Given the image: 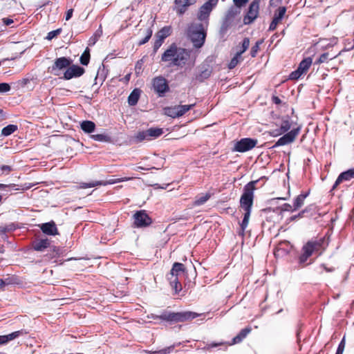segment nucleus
I'll return each mask as SVG.
<instances>
[{"label": "nucleus", "mask_w": 354, "mask_h": 354, "mask_svg": "<svg viewBox=\"0 0 354 354\" xmlns=\"http://www.w3.org/2000/svg\"><path fill=\"white\" fill-rule=\"evenodd\" d=\"M185 271V266L181 263L176 262L173 264L170 272L167 274V279L175 294H178L182 290L181 283L178 277Z\"/></svg>", "instance_id": "nucleus-5"}, {"label": "nucleus", "mask_w": 354, "mask_h": 354, "mask_svg": "<svg viewBox=\"0 0 354 354\" xmlns=\"http://www.w3.org/2000/svg\"><path fill=\"white\" fill-rule=\"evenodd\" d=\"M145 140H149L147 130L142 131H139L135 136V140L136 142H142Z\"/></svg>", "instance_id": "nucleus-34"}, {"label": "nucleus", "mask_w": 354, "mask_h": 354, "mask_svg": "<svg viewBox=\"0 0 354 354\" xmlns=\"http://www.w3.org/2000/svg\"><path fill=\"white\" fill-rule=\"evenodd\" d=\"M61 32H62L61 28H58L57 30H52L48 33L46 39L48 40H52L53 38L56 37L58 35H59Z\"/></svg>", "instance_id": "nucleus-48"}, {"label": "nucleus", "mask_w": 354, "mask_h": 354, "mask_svg": "<svg viewBox=\"0 0 354 354\" xmlns=\"http://www.w3.org/2000/svg\"><path fill=\"white\" fill-rule=\"evenodd\" d=\"M291 205L288 204V203H285L283 207H282V210L283 211H290V209H291Z\"/></svg>", "instance_id": "nucleus-61"}, {"label": "nucleus", "mask_w": 354, "mask_h": 354, "mask_svg": "<svg viewBox=\"0 0 354 354\" xmlns=\"http://www.w3.org/2000/svg\"><path fill=\"white\" fill-rule=\"evenodd\" d=\"M279 22H280V21H279L276 18L273 17V19L269 26V30L272 31V30H275L277 26V24Z\"/></svg>", "instance_id": "nucleus-52"}, {"label": "nucleus", "mask_w": 354, "mask_h": 354, "mask_svg": "<svg viewBox=\"0 0 354 354\" xmlns=\"http://www.w3.org/2000/svg\"><path fill=\"white\" fill-rule=\"evenodd\" d=\"M102 184V183L100 180H95V181H92L88 183H80V187L82 188V189L91 188V187H97V186H101Z\"/></svg>", "instance_id": "nucleus-40"}, {"label": "nucleus", "mask_w": 354, "mask_h": 354, "mask_svg": "<svg viewBox=\"0 0 354 354\" xmlns=\"http://www.w3.org/2000/svg\"><path fill=\"white\" fill-rule=\"evenodd\" d=\"M321 268H322L325 271L328 272H333L335 270V268H328L326 266L325 264H322L321 266Z\"/></svg>", "instance_id": "nucleus-59"}, {"label": "nucleus", "mask_w": 354, "mask_h": 354, "mask_svg": "<svg viewBox=\"0 0 354 354\" xmlns=\"http://www.w3.org/2000/svg\"><path fill=\"white\" fill-rule=\"evenodd\" d=\"M126 180H127V178H126V179L115 178V179H110L109 180H100V181L102 182V183H104V184H102V185L105 186V185H107L115 184L117 183L122 182V181H124Z\"/></svg>", "instance_id": "nucleus-47"}, {"label": "nucleus", "mask_w": 354, "mask_h": 354, "mask_svg": "<svg viewBox=\"0 0 354 354\" xmlns=\"http://www.w3.org/2000/svg\"><path fill=\"white\" fill-rule=\"evenodd\" d=\"M73 12V9H69L66 12V17H65V19H66V21L69 20L72 17Z\"/></svg>", "instance_id": "nucleus-57"}, {"label": "nucleus", "mask_w": 354, "mask_h": 354, "mask_svg": "<svg viewBox=\"0 0 354 354\" xmlns=\"http://www.w3.org/2000/svg\"><path fill=\"white\" fill-rule=\"evenodd\" d=\"M263 43V40L257 41L255 44L251 48L250 55L255 57L260 48V45Z\"/></svg>", "instance_id": "nucleus-43"}, {"label": "nucleus", "mask_w": 354, "mask_h": 354, "mask_svg": "<svg viewBox=\"0 0 354 354\" xmlns=\"http://www.w3.org/2000/svg\"><path fill=\"white\" fill-rule=\"evenodd\" d=\"M40 229L45 234L54 236L58 234V230L55 223L53 221L42 223Z\"/></svg>", "instance_id": "nucleus-16"}, {"label": "nucleus", "mask_w": 354, "mask_h": 354, "mask_svg": "<svg viewBox=\"0 0 354 354\" xmlns=\"http://www.w3.org/2000/svg\"><path fill=\"white\" fill-rule=\"evenodd\" d=\"M353 178H354V168L342 172L338 176L330 192H332L333 190H335L337 187V186L342 182L349 181Z\"/></svg>", "instance_id": "nucleus-15"}, {"label": "nucleus", "mask_w": 354, "mask_h": 354, "mask_svg": "<svg viewBox=\"0 0 354 354\" xmlns=\"http://www.w3.org/2000/svg\"><path fill=\"white\" fill-rule=\"evenodd\" d=\"M212 73V69L209 66L203 64L201 66L200 73L196 76V79L199 82H203L209 77Z\"/></svg>", "instance_id": "nucleus-18"}, {"label": "nucleus", "mask_w": 354, "mask_h": 354, "mask_svg": "<svg viewBox=\"0 0 354 354\" xmlns=\"http://www.w3.org/2000/svg\"><path fill=\"white\" fill-rule=\"evenodd\" d=\"M174 347H175L174 345H171V346H167L166 348H164L158 350V351H149V353L150 354H169L171 352H173Z\"/></svg>", "instance_id": "nucleus-36"}, {"label": "nucleus", "mask_w": 354, "mask_h": 354, "mask_svg": "<svg viewBox=\"0 0 354 354\" xmlns=\"http://www.w3.org/2000/svg\"><path fill=\"white\" fill-rule=\"evenodd\" d=\"M72 59L69 57H61L57 58L54 64L49 68L50 72L55 76H59L62 71L66 70L72 64Z\"/></svg>", "instance_id": "nucleus-7"}, {"label": "nucleus", "mask_w": 354, "mask_h": 354, "mask_svg": "<svg viewBox=\"0 0 354 354\" xmlns=\"http://www.w3.org/2000/svg\"><path fill=\"white\" fill-rule=\"evenodd\" d=\"M218 0H209L201 8L198 18L200 21L207 20L213 8L217 4Z\"/></svg>", "instance_id": "nucleus-11"}, {"label": "nucleus", "mask_w": 354, "mask_h": 354, "mask_svg": "<svg viewBox=\"0 0 354 354\" xmlns=\"http://www.w3.org/2000/svg\"><path fill=\"white\" fill-rule=\"evenodd\" d=\"M233 1L234 5L237 8H240L243 6L248 1V0H233Z\"/></svg>", "instance_id": "nucleus-53"}, {"label": "nucleus", "mask_w": 354, "mask_h": 354, "mask_svg": "<svg viewBox=\"0 0 354 354\" xmlns=\"http://www.w3.org/2000/svg\"><path fill=\"white\" fill-rule=\"evenodd\" d=\"M82 130L86 133H93L95 129V124L90 120H84L80 123Z\"/></svg>", "instance_id": "nucleus-23"}, {"label": "nucleus", "mask_w": 354, "mask_h": 354, "mask_svg": "<svg viewBox=\"0 0 354 354\" xmlns=\"http://www.w3.org/2000/svg\"><path fill=\"white\" fill-rule=\"evenodd\" d=\"M10 187H12L13 189H15L16 191H18V190L24 191V190H28V189H30L33 186V185L31 183H24L21 185H17L15 184H10Z\"/></svg>", "instance_id": "nucleus-38"}, {"label": "nucleus", "mask_w": 354, "mask_h": 354, "mask_svg": "<svg viewBox=\"0 0 354 354\" xmlns=\"http://www.w3.org/2000/svg\"><path fill=\"white\" fill-rule=\"evenodd\" d=\"M1 169L3 173L6 172V174H8L10 171H12L11 167H10L8 165H2L1 167Z\"/></svg>", "instance_id": "nucleus-55"}, {"label": "nucleus", "mask_w": 354, "mask_h": 354, "mask_svg": "<svg viewBox=\"0 0 354 354\" xmlns=\"http://www.w3.org/2000/svg\"><path fill=\"white\" fill-rule=\"evenodd\" d=\"M190 57V52L171 44L161 56V61L168 62L170 66H184Z\"/></svg>", "instance_id": "nucleus-2"}, {"label": "nucleus", "mask_w": 354, "mask_h": 354, "mask_svg": "<svg viewBox=\"0 0 354 354\" xmlns=\"http://www.w3.org/2000/svg\"><path fill=\"white\" fill-rule=\"evenodd\" d=\"M223 344H224V342H218V343L212 342V343L209 344L207 346H208V348H214V347H216V346H221Z\"/></svg>", "instance_id": "nucleus-58"}, {"label": "nucleus", "mask_w": 354, "mask_h": 354, "mask_svg": "<svg viewBox=\"0 0 354 354\" xmlns=\"http://www.w3.org/2000/svg\"><path fill=\"white\" fill-rule=\"evenodd\" d=\"M96 37H91L90 39H89V44L91 45V44H94L96 41Z\"/></svg>", "instance_id": "nucleus-63"}, {"label": "nucleus", "mask_w": 354, "mask_h": 354, "mask_svg": "<svg viewBox=\"0 0 354 354\" xmlns=\"http://www.w3.org/2000/svg\"><path fill=\"white\" fill-rule=\"evenodd\" d=\"M258 13L259 2L257 1H254L250 5L248 12L246 15L244 17V24H250V23H252L257 17Z\"/></svg>", "instance_id": "nucleus-14"}, {"label": "nucleus", "mask_w": 354, "mask_h": 354, "mask_svg": "<svg viewBox=\"0 0 354 354\" xmlns=\"http://www.w3.org/2000/svg\"><path fill=\"white\" fill-rule=\"evenodd\" d=\"M313 62L311 57H306L299 64L298 68L304 73L306 72L310 66H311Z\"/></svg>", "instance_id": "nucleus-27"}, {"label": "nucleus", "mask_w": 354, "mask_h": 354, "mask_svg": "<svg viewBox=\"0 0 354 354\" xmlns=\"http://www.w3.org/2000/svg\"><path fill=\"white\" fill-rule=\"evenodd\" d=\"M292 127V123L289 118L283 119L280 124L279 130H276V136L281 135L285 133H288Z\"/></svg>", "instance_id": "nucleus-20"}, {"label": "nucleus", "mask_w": 354, "mask_h": 354, "mask_svg": "<svg viewBox=\"0 0 354 354\" xmlns=\"http://www.w3.org/2000/svg\"><path fill=\"white\" fill-rule=\"evenodd\" d=\"M152 32V30L151 28H148L146 31L145 37L138 41V45L142 46L146 44L151 37Z\"/></svg>", "instance_id": "nucleus-45"}, {"label": "nucleus", "mask_w": 354, "mask_h": 354, "mask_svg": "<svg viewBox=\"0 0 354 354\" xmlns=\"http://www.w3.org/2000/svg\"><path fill=\"white\" fill-rule=\"evenodd\" d=\"M242 55L241 53H236L234 57L230 60L228 68L229 69H233L234 68L237 64L242 60Z\"/></svg>", "instance_id": "nucleus-31"}, {"label": "nucleus", "mask_w": 354, "mask_h": 354, "mask_svg": "<svg viewBox=\"0 0 354 354\" xmlns=\"http://www.w3.org/2000/svg\"><path fill=\"white\" fill-rule=\"evenodd\" d=\"M286 7H284V6L280 7L278 9L277 12H276L274 14V17L281 21V19H283V17H284V15L286 14Z\"/></svg>", "instance_id": "nucleus-44"}, {"label": "nucleus", "mask_w": 354, "mask_h": 354, "mask_svg": "<svg viewBox=\"0 0 354 354\" xmlns=\"http://www.w3.org/2000/svg\"><path fill=\"white\" fill-rule=\"evenodd\" d=\"M147 131L149 140L158 138L163 133V130L160 128H150Z\"/></svg>", "instance_id": "nucleus-28"}, {"label": "nucleus", "mask_w": 354, "mask_h": 354, "mask_svg": "<svg viewBox=\"0 0 354 354\" xmlns=\"http://www.w3.org/2000/svg\"><path fill=\"white\" fill-rule=\"evenodd\" d=\"M198 316L199 314L191 311L174 313L163 310L160 315L153 313L149 314L147 315V318L154 319H159L167 322H183L187 320L194 319Z\"/></svg>", "instance_id": "nucleus-3"}, {"label": "nucleus", "mask_w": 354, "mask_h": 354, "mask_svg": "<svg viewBox=\"0 0 354 354\" xmlns=\"http://www.w3.org/2000/svg\"><path fill=\"white\" fill-rule=\"evenodd\" d=\"M171 33V27L169 26H164L156 34V37L164 41Z\"/></svg>", "instance_id": "nucleus-25"}, {"label": "nucleus", "mask_w": 354, "mask_h": 354, "mask_svg": "<svg viewBox=\"0 0 354 354\" xmlns=\"http://www.w3.org/2000/svg\"><path fill=\"white\" fill-rule=\"evenodd\" d=\"M281 250V245L277 248L276 251L274 252V254L279 255V252Z\"/></svg>", "instance_id": "nucleus-64"}, {"label": "nucleus", "mask_w": 354, "mask_h": 354, "mask_svg": "<svg viewBox=\"0 0 354 354\" xmlns=\"http://www.w3.org/2000/svg\"><path fill=\"white\" fill-rule=\"evenodd\" d=\"M335 57H336V55H333L332 57H329V53H324L315 62V64H322V63L327 62L328 60L333 59Z\"/></svg>", "instance_id": "nucleus-32"}, {"label": "nucleus", "mask_w": 354, "mask_h": 354, "mask_svg": "<svg viewBox=\"0 0 354 354\" xmlns=\"http://www.w3.org/2000/svg\"><path fill=\"white\" fill-rule=\"evenodd\" d=\"M50 245V241L48 239H41L33 243V248L36 251L41 252Z\"/></svg>", "instance_id": "nucleus-22"}, {"label": "nucleus", "mask_w": 354, "mask_h": 354, "mask_svg": "<svg viewBox=\"0 0 354 354\" xmlns=\"http://www.w3.org/2000/svg\"><path fill=\"white\" fill-rule=\"evenodd\" d=\"M272 100L273 102L276 104H279L281 103V100L278 97L274 96L272 97Z\"/></svg>", "instance_id": "nucleus-62"}, {"label": "nucleus", "mask_w": 354, "mask_h": 354, "mask_svg": "<svg viewBox=\"0 0 354 354\" xmlns=\"http://www.w3.org/2000/svg\"><path fill=\"white\" fill-rule=\"evenodd\" d=\"M134 225L138 227H143L151 223V218L144 210L138 211L133 216Z\"/></svg>", "instance_id": "nucleus-12"}, {"label": "nucleus", "mask_w": 354, "mask_h": 354, "mask_svg": "<svg viewBox=\"0 0 354 354\" xmlns=\"http://www.w3.org/2000/svg\"><path fill=\"white\" fill-rule=\"evenodd\" d=\"M152 84L155 92H156L159 96H163L169 89L167 80L162 76L153 78Z\"/></svg>", "instance_id": "nucleus-10"}, {"label": "nucleus", "mask_w": 354, "mask_h": 354, "mask_svg": "<svg viewBox=\"0 0 354 354\" xmlns=\"http://www.w3.org/2000/svg\"><path fill=\"white\" fill-rule=\"evenodd\" d=\"M90 59V52L89 49L86 48V49L84 50V52L82 53V55L80 57V62L82 65H88L89 63Z\"/></svg>", "instance_id": "nucleus-37"}, {"label": "nucleus", "mask_w": 354, "mask_h": 354, "mask_svg": "<svg viewBox=\"0 0 354 354\" xmlns=\"http://www.w3.org/2000/svg\"><path fill=\"white\" fill-rule=\"evenodd\" d=\"M194 106V104L176 106L179 117L183 115L186 112L189 111Z\"/></svg>", "instance_id": "nucleus-35"}, {"label": "nucleus", "mask_w": 354, "mask_h": 354, "mask_svg": "<svg viewBox=\"0 0 354 354\" xmlns=\"http://www.w3.org/2000/svg\"><path fill=\"white\" fill-rule=\"evenodd\" d=\"M10 88V86L8 83H0V93H7Z\"/></svg>", "instance_id": "nucleus-50"}, {"label": "nucleus", "mask_w": 354, "mask_h": 354, "mask_svg": "<svg viewBox=\"0 0 354 354\" xmlns=\"http://www.w3.org/2000/svg\"><path fill=\"white\" fill-rule=\"evenodd\" d=\"M249 46L250 39L248 37H245L242 41L241 50L237 53H241V55H242V54L248 48Z\"/></svg>", "instance_id": "nucleus-46"}, {"label": "nucleus", "mask_w": 354, "mask_h": 354, "mask_svg": "<svg viewBox=\"0 0 354 354\" xmlns=\"http://www.w3.org/2000/svg\"><path fill=\"white\" fill-rule=\"evenodd\" d=\"M303 74V73L297 68V70H295V71H292L290 75H289V78L290 80H297L299 79L301 75Z\"/></svg>", "instance_id": "nucleus-49"}, {"label": "nucleus", "mask_w": 354, "mask_h": 354, "mask_svg": "<svg viewBox=\"0 0 354 354\" xmlns=\"http://www.w3.org/2000/svg\"><path fill=\"white\" fill-rule=\"evenodd\" d=\"M300 130V127H298L285 133L276 142L273 147L283 146L293 142L295 138L299 134Z\"/></svg>", "instance_id": "nucleus-8"}, {"label": "nucleus", "mask_w": 354, "mask_h": 354, "mask_svg": "<svg viewBox=\"0 0 354 354\" xmlns=\"http://www.w3.org/2000/svg\"><path fill=\"white\" fill-rule=\"evenodd\" d=\"M345 348V339L344 337L342 339V341L339 342L337 349L341 350L344 351Z\"/></svg>", "instance_id": "nucleus-56"}, {"label": "nucleus", "mask_w": 354, "mask_h": 354, "mask_svg": "<svg viewBox=\"0 0 354 354\" xmlns=\"http://www.w3.org/2000/svg\"><path fill=\"white\" fill-rule=\"evenodd\" d=\"M232 21H229L227 19H224L223 21L221 24V28H220V34L223 36H224L231 26Z\"/></svg>", "instance_id": "nucleus-39"}, {"label": "nucleus", "mask_w": 354, "mask_h": 354, "mask_svg": "<svg viewBox=\"0 0 354 354\" xmlns=\"http://www.w3.org/2000/svg\"><path fill=\"white\" fill-rule=\"evenodd\" d=\"M163 41H162L160 39L156 37V39L154 41L153 46V52L155 53L157 52V50L159 49V48L162 46Z\"/></svg>", "instance_id": "nucleus-51"}, {"label": "nucleus", "mask_w": 354, "mask_h": 354, "mask_svg": "<svg viewBox=\"0 0 354 354\" xmlns=\"http://www.w3.org/2000/svg\"><path fill=\"white\" fill-rule=\"evenodd\" d=\"M187 36L195 48H201L204 44L206 38V31L203 24H192L188 28Z\"/></svg>", "instance_id": "nucleus-4"}, {"label": "nucleus", "mask_w": 354, "mask_h": 354, "mask_svg": "<svg viewBox=\"0 0 354 354\" xmlns=\"http://www.w3.org/2000/svg\"><path fill=\"white\" fill-rule=\"evenodd\" d=\"M251 330L250 327L243 328L239 333L232 339V342H230L229 345H234L241 342L251 332Z\"/></svg>", "instance_id": "nucleus-19"}, {"label": "nucleus", "mask_w": 354, "mask_h": 354, "mask_svg": "<svg viewBox=\"0 0 354 354\" xmlns=\"http://www.w3.org/2000/svg\"><path fill=\"white\" fill-rule=\"evenodd\" d=\"M91 138L95 141L99 142H109L110 141V137L105 134H95L92 135Z\"/></svg>", "instance_id": "nucleus-42"}, {"label": "nucleus", "mask_w": 354, "mask_h": 354, "mask_svg": "<svg viewBox=\"0 0 354 354\" xmlns=\"http://www.w3.org/2000/svg\"><path fill=\"white\" fill-rule=\"evenodd\" d=\"M84 73V68L72 64L69 66L64 73V75L62 78L66 80H69L72 78L79 77L82 76Z\"/></svg>", "instance_id": "nucleus-13"}, {"label": "nucleus", "mask_w": 354, "mask_h": 354, "mask_svg": "<svg viewBox=\"0 0 354 354\" xmlns=\"http://www.w3.org/2000/svg\"><path fill=\"white\" fill-rule=\"evenodd\" d=\"M308 196V193L301 194L299 196H297L295 198L294 202H293V207H294L293 210H296V209H299V207H301L304 205V200L306 199V198Z\"/></svg>", "instance_id": "nucleus-26"}, {"label": "nucleus", "mask_w": 354, "mask_h": 354, "mask_svg": "<svg viewBox=\"0 0 354 354\" xmlns=\"http://www.w3.org/2000/svg\"><path fill=\"white\" fill-rule=\"evenodd\" d=\"M238 12H239L236 8L232 7L227 10L224 19L232 21L233 18Z\"/></svg>", "instance_id": "nucleus-41"}, {"label": "nucleus", "mask_w": 354, "mask_h": 354, "mask_svg": "<svg viewBox=\"0 0 354 354\" xmlns=\"http://www.w3.org/2000/svg\"><path fill=\"white\" fill-rule=\"evenodd\" d=\"M323 240L308 241L302 248V254L299 257V262L304 263L308 258L313 254L317 256L322 253Z\"/></svg>", "instance_id": "nucleus-6"}, {"label": "nucleus", "mask_w": 354, "mask_h": 354, "mask_svg": "<svg viewBox=\"0 0 354 354\" xmlns=\"http://www.w3.org/2000/svg\"><path fill=\"white\" fill-rule=\"evenodd\" d=\"M140 90L135 88L128 97V103L130 106H135L140 98Z\"/></svg>", "instance_id": "nucleus-24"}, {"label": "nucleus", "mask_w": 354, "mask_h": 354, "mask_svg": "<svg viewBox=\"0 0 354 354\" xmlns=\"http://www.w3.org/2000/svg\"><path fill=\"white\" fill-rule=\"evenodd\" d=\"M257 182V180H253L247 183L243 187V192L240 198L241 207L245 212L239 232V235L241 236H244V232L248 225L254 201V192L256 189L255 185Z\"/></svg>", "instance_id": "nucleus-1"}, {"label": "nucleus", "mask_w": 354, "mask_h": 354, "mask_svg": "<svg viewBox=\"0 0 354 354\" xmlns=\"http://www.w3.org/2000/svg\"><path fill=\"white\" fill-rule=\"evenodd\" d=\"M306 212V209H304L303 211H301V212H299L298 214L297 215H294L290 217V221H295L297 220V218H301L303 217V215Z\"/></svg>", "instance_id": "nucleus-54"}, {"label": "nucleus", "mask_w": 354, "mask_h": 354, "mask_svg": "<svg viewBox=\"0 0 354 354\" xmlns=\"http://www.w3.org/2000/svg\"><path fill=\"white\" fill-rule=\"evenodd\" d=\"M196 0H175L178 13L181 15L185 12L187 7L194 4Z\"/></svg>", "instance_id": "nucleus-17"}, {"label": "nucleus", "mask_w": 354, "mask_h": 354, "mask_svg": "<svg viewBox=\"0 0 354 354\" xmlns=\"http://www.w3.org/2000/svg\"><path fill=\"white\" fill-rule=\"evenodd\" d=\"M211 197V194L209 193H206L203 196H198L196 197V199L194 202V205L195 206H200L205 203Z\"/></svg>", "instance_id": "nucleus-29"}, {"label": "nucleus", "mask_w": 354, "mask_h": 354, "mask_svg": "<svg viewBox=\"0 0 354 354\" xmlns=\"http://www.w3.org/2000/svg\"><path fill=\"white\" fill-rule=\"evenodd\" d=\"M257 144L256 139L245 138L236 142L234 147V151L238 152H245L253 149Z\"/></svg>", "instance_id": "nucleus-9"}, {"label": "nucleus", "mask_w": 354, "mask_h": 354, "mask_svg": "<svg viewBox=\"0 0 354 354\" xmlns=\"http://www.w3.org/2000/svg\"><path fill=\"white\" fill-rule=\"evenodd\" d=\"M22 332L20 330L15 331L8 335H0V345L6 344L10 341H12L21 335Z\"/></svg>", "instance_id": "nucleus-21"}, {"label": "nucleus", "mask_w": 354, "mask_h": 354, "mask_svg": "<svg viewBox=\"0 0 354 354\" xmlns=\"http://www.w3.org/2000/svg\"><path fill=\"white\" fill-rule=\"evenodd\" d=\"M165 113L167 115L171 117V118H179V115H178V113L177 111V107L176 106H174V107H167L165 109Z\"/></svg>", "instance_id": "nucleus-33"}, {"label": "nucleus", "mask_w": 354, "mask_h": 354, "mask_svg": "<svg viewBox=\"0 0 354 354\" xmlns=\"http://www.w3.org/2000/svg\"><path fill=\"white\" fill-rule=\"evenodd\" d=\"M3 24L6 26H9L13 23V20L11 19H9V18H3Z\"/></svg>", "instance_id": "nucleus-60"}, {"label": "nucleus", "mask_w": 354, "mask_h": 354, "mask_svg": "<svg viewBox=\"0 0 354 354\" xmlns=\"http://www.w3.org/2000/svg\"><path fill=\"white\" fill-rule=\"evenodd\" d=\"M17 130V126L15 124H9L3 128L1 135L8 136Z\"/></svg>", "instance_id": "nucleus-30"}]
</instances>
